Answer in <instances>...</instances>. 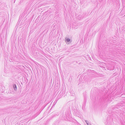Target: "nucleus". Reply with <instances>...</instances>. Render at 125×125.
<instances>
[{"label": "nucleus", "instance_id": "8", "mask_svg": "<svg viewBox=\"0 0 125 125\" xmlns=\"http://www.w3.org/2000/svg\"><path fill=\"white\" fill-rule=\"evenodd\" d=\"M55 116V115H53V116H52V118L54 117Z\"/></svg>", "mask_w": 125, "mask_h": 125}, {"label": "nucleus", "instance_id": "9", "mask_svg": "<svg viewBox=\"0 0 125 125\" xmlns=\"http://www.w3.org/2000/svg\"><path fill=\"white\" fill-rule=\"evenodd\" d=\"M59 115V114H58V113H57V114L56 115Z\"/></svg>", "mask_w": 125, "mask_h": 125}, {"label": "nucleus", "instance_id": "3", "mask_svg": "<svg viewBox=\"0 0 125 125\" xmlns=\"http://www.w3.org/2000/svg\"><path fill=\"white\" fill-rule=\"evenodd\" d=\"M13 87L14 90L16 91L17 90V88L15 84H13Z\"/></svg>", "mask_w": 125, "mask_h": 125}, {"label": "nucleus", "instance_id": "5", "mask_svg": "<svg viewBox=\"0 0 125 125\" xmlns=\"http://www.w3.org/2000/svg\"><path fill=\"white\" fill-rule=\"evenodd\" d=\"M108 68H108V69H109V70H114V68H112V69H112L111 68H110L109 67H108Z\"/></svg>", "mask_w": 125, "mask_h": 125}, {"label": "nucleus", "instance_id": "7", "mask_svg": "<svg viewBox=\"0 0 125 125\" xmlns=\"http://www.w3.org/2000/svg\"><path fill=\"white\" fill-rule=\"evenodd\" d=\"M86 123H87V125H91L90 124H88L87 123L86 121Z\"/></svg>", "mask_w": 125, "mask_h": 125}, {"label": "nucleus", "instance_id": "6", "mask_svg": "<svg viewBox=\"0 0 125 125\" xmlns=\"http://www.w3.org/2000/svg\"><path fill=\"white\" fill-rule=\"evenodd\" d=\"M76 125H81L80 124H79V123H77Z\"/></svg>", "mask_w": 125, "mask_h": 125}, {"label": "nucleus", "instance_id": "1", "mask_svg": "<svg viewBox=\"0 0 125 125\" xmlns=\"http://www.w3.org/2000/svg\"><path fill=\"white\" fill-rule=\"evenodd\" d=\"M65 41L67 44H69L71 42V41H70V39L67 37L65 38Z\"/></svg>", "mask_w": 125, "mask_h": 125}, {"label": "nucleus", "instance_id": "2", "mask_svg": "<svg viewBox=\"0 0 125 125\" xmlns=\"http://www.w3.org/2000/svg\"><path fill=\"white\" fill-rule=\"evenodd\" d=\"M70 111L68 110H67L65 113V115L66 118H69L70 116Z\"/></svg>", "mask_w": 125, "mask_h": 125}, {"label": "nucleus", "instance_id": "4", "mask_svg": "<svg viewBox=\"0 0 125 125\" xmlns=\"http://www.w3.org/2000/svg\"><path fill=\"white\" fill-rule=\"evenodd\" d=\"M119 107V104H118V105H116L115 106V107L114 108V109H115L116 108H118Z\"/></svg>", "mask_w": 125, "mask_h": 125}]
</instances>
